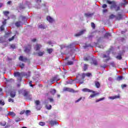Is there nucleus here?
<instances>
[{
	"mask_svg": "<svg viewBox=\"0 0 128 128\" xmlns=\"http://www.w3.org/2000/svg\"><path fill=\"white\" fill-rule=\"evenodd\" d=\"M116 18L118 20H123L124 19V15H122V14L120 13H118L116 16Z\"/></svg>",
	"mask_w": 128,
	"mask_h": 128,
	"instance_id": "7",
	"label": "nucleus"
},
{
	"mask_svg": "<svg viewBox=\"0 0 128 128\" xmlns=\"http://www.w3.org/2000/svg\"><path fill=\"white\" fill-rule=\"evenodd\" d=\"M74 84V81L71 80V81H66V83L65 84Z\"/></svg>",
	"mask_w": 128,
	"mask_h": 128,
	"instance_id": "33",
	"label": "nucleus"
},
{
	"mask_svg": "<svg viewBox=\"0 0 128 128\" xmlns=\"http://www.w3.org/2000/svg\"><path fill=\"white\" fill-rule=\"evenodd\" d=\"M39 124L42 126L46 125V123L44 122H40Z\"/></svg>",
	"mask_w": 128,
	"mask_h": 128,
	"instance_id": "52",
	"label": "nucleus"
},
{
	"mask_svg": "<svg viewBox=\"0 0 128 128\" xmlns=\"http://www.w3.org/2000/svg\"><path fill=\"white\" fill-rule=\"evenodd\" d=\"M0 104H1V106H4V102L2 100H0Z\"/></svg>",
	"mask_w": 128,
	"mask_h": 128,
	"instance_id": "47",
	"label": "nucleus"
},
{
	"mask_svg": "<svg viewBox=\"0 0 128 128\" xmlns=\"http://www.w3.org/2000/svg\"><path fill=\"white\" fill-rule=\"evenodd\" d=\"M30 74H32L30 71H28V72H22V78L24 76L26 78H28L30 76Z\"/></svg>",
	"mask_w": 128,
	"mask_h": 128,
	"instance_id": "5",
	"label": "nucleus"
},
{
	"mask_svg": "<svg viewBox=\"0 0 128 128\" xmlns=\"http://www.w3.org/2000/svg\"><path fill=\"white\" fill-rule=\"evenodd\" d=\"M110 64L112 66V68H116V64L114 62L110 63Z\"/></svg>",
	"mask_w": 128,
	"mask_h": 128,
	"instance_id": "50",
	"label": "nucleus"
},
{
	"mask_svg": "<svg viewBox=\"0 0 128 128\" xmlns=\"http://www.w3.org/2000/svg\"><path fill=\"white\" fill-rule=\"evenodd\" d=\"M120 95L115 96H109L110 100H116V98H120Z\"/></svg>",
	"mask_w": 128,
	"mask_h": 128,
	"instance_id": "20",
	"label": "nucleus"
},
{
	"mask_svg": "<svg viewBox=\"0 0 128 128\" xmlns=\"http://www.w3.org/2000/svg\"><path fill=\"white\" fill-rule=\"evenodd\" d=\"M121 86H122V88L124 89V88H126L127 86H126V84H122Z\"/></svg>",
	"mask_w": 128,
	"mask_h": 128,
	"instance_id": "58",
	"label": "nucleus"
},
{
	"mask_svg": "<svg viewBox=\"0 0 128 128\" xmlns=\"http://www.w3.org/2000/svg\"><path fill=\"white\" fill-rule=\"evenodd\" d=\"M90 56H85L84 58V60H85L86 62H88L90 60Z\"/></svg>",
	"mask_w": 128,
	"mask_h": 128,
	"instance_id": "29",
	"label": "nucleus"
},
{
	"mask_svg": "<svg viewBox=\"0 0 128 128\" xmlns=\"http://www.w3.org/2000/svg\"><path fill=\"white\" fill-rule=\"evenodd\" d=\"M11 98H14L16 96V92H12L10 94Z\"/></svg>",
	"mask_w": 128,
	"mask_h": 128,
	"instance_id": "30",
	"label": "nucleus"
},
{
	"mask_svg": "<svg viewBox=\"0 0 128 128\" xmlns=\"http://www.w3.org/2000/svg\"><path fill=\"white\" fill-rule=\"evenodd\" d=\"M48 54H52V48L48 49Z\"/></svg>",
	"mask_w": 128,
	"mask_h": 128,
	"instance_id": "51",
	"label": "nucleus"
},
{
	"mask_svg": "<svg viewBox=\"0 0 128 128\" xmlns=\"http://www.w3.org/2000/svg\"><path fill=\"white\" fill-rule=\"evenodd\" d=\"M52 80H60V79H58L56 77H54L52 79Z\"/></svg>",
	"mask_w": 128,
	"mask_h": 128,
	"instance_id": "64",
	"label": "nucleus"
},
{
	"mask_svg": "<svg viewBox=\"0 0 128 128\" xmlns=\"http://www.w3.org/2000/svg\"><path fill=\"white\" fill-rule=\"evenodd\" d=\"M84 16L86 18H92L94 16V13H85Z\"/></svg>",
	"mask_w": 128,
	"mask_h": 128,
	"instance_id": "18",
	"label": "nucleus"
},
{
	"mask_svg": "<svg viewBox=\"0 0 128 128\" xmlns=\"http://www.w3.org/2000/svg\"><path fill=\"white\" fill-rule=\"evenodd\" d=\"M0 32H2L3 30H4V25H2L0 27Z\"/></svg>",
	"mask_w": 128,
	"mask_h": 128,
	"instance_id": "43",
	"label": "nucleus"
},
{
	"mask_svg": "<svg viewBox=\"0 0 128 128\" xmlns=\"http://www.w3.org/2000/svg\"><path fill=\"white\" fill-rule=\"evenodd\" d=\"M22 24H23L22 22V21H20V20L17 21L15 23V26L16 28H20V27L22 26Z\"/></svg>",
	"mask_w": 128,
	"mask_h": 128,
	"instance_id": "10",
	"label": "nucleus"
},
{
	"mask_svg": "<svg viewBox=\"0 0 128 128\" xmlns=\"http://www.w3.org/2000/svg\"><path fill=\"white\" fill-rule=\"evenodd\" d=\"M4 14L6 16H8V14H10V12L8 11H5L3 12Z\"/></svg>",
	"mask_w": 128,
	"mask_h": 128,
	"instance_id": "38",
	"label": "nucleus"
},
{
	"mask_svg": "<svg viewBox=\"0 0 128 128\" xmlns=\"http://www.w3.org/2000/svg\"><path fill=\"white\" fill-rule=\"evenodd\" d=\"M106 98L104 97H103L100 99H98V100H96V102H100L102 100H104Z\"/></svg>",
	"mask_w": 128,
	"mask_h": 128,
	"instance_id": "35",
	"label": "nucleus"
},
{
	"mask_svg": "<svg viewBox=\"0 0 128 128\" xmlns=\"http://www.w3.org/2000/svg\"><path fill=\"white\" fill-rule=\"evenodd\" d=\"M102 8H108V5L106 4H104L102 6Z\"/></svg>",
	"mask_w": 128,
	"mask_h": 128,
	"instance_id": "55",
	"label": "nucleus"
},
{
	"mask_svg": "<svg viewBox=\"0 0 128 128\" xmlns=\"http://www.w3.org/2000/svg\"><path fill=\"white\" fill-rule=\"evenodd\" d=\"M116 16L113 14H112L110 16L109 18L110 20H112V18H116Z\"/></svg>",
	"mask_w": 128,
	"mask_h": 128,
	"instance_id": "34",
	"label": "nucleus"
},
{
	"mask_svg": "<svg viewBox=\"0 0 128 128\" xmlns=\"http://www.w3.org/2000/svg\"><path fill=\"white\" fill-rule=\"evenodd\" d=\"M124 80V77L123 76H118L116 78L117 80Z\"/></svg>",
	"mask_w": 128,
	"mask_h": 128,
	"instance_id": "22",
	"label": "nucleus"
},
{
	"mask_svg": "<svg viewBox=\"0 0 128 128\" xmlns=\"http://www.w3.org/2000/svg\"><path fill=\"white\" fill-rule=\"evenodd\" d=\"M18 92L19 94H22L24 96H25V98H28V94H30V91L24 88L19 90Z\"/></svg>",
	"mask_w": 128,
	"mask_h": 128,
	"instance_id": "2",
	"label": "nucleus"
},
{
	"mask_svg": "<svg viewBox=\"0 0 128 128\" xmlns=\"http://www.w3.org/2000/svg\"><path fill=\"white\" fill-rule=\"evenodd\" d=\"M82 98H80L78 99L76 101H75V102H80V100H82Z\"/></svg>",
	"mask_w": 128,
	"mask_h": 128,
	"instance_id": "61",
	"label": "nucleus"
},
{
	"mask_svg": "<svg viewBox=\"0 0 128 128\" xmlns=\"http://www.w3.org/2000/svg\"><path fill=\"white\" fill-rule=\"evenodd\" d=\"M107 4H112L110 6V10H112L113 8H116V2L114 1H110L108 0L106 1Z\"/></svg>",
	"mask_w": 128,
	"mask_h": 128,
	"instance_id": "3",
	"label": "nucleus"
},
{
	"mask_svg": "<svg viewBox=\"0 0 128 128\" xmlns=\"http://www.w3.org/2000/svg\"><path fill=\"white\" fill-rule=\"evenodd\" d=\"M46 20L49 22H50V24H52V22H54V18H52L50 16H48L46 17Z\"/></svg>",
	"mask_w": 128,
	"mask_h": 128,
	"instance_id": "12",
	"label": "nucleus"
},
{
	"mask_svg": "<svg viewBox=\"0 0 128 128\" xmlns=\"http://www.w3.org/2000/svg\"><path fill=\"white\" fill-rule=\"evenodd\" d=\"M91 64L94 66H98V61H96V59H92V62H91Z\"/></svg>",
	"mask_w": 128,
	"mask_h": 128,
	"instance_id": "19",
	"label": "nucleus"
},
{
	"mask_svg": "<svg viewBox=\"0 0 128 128\" xmlns=\"http://www.w3.org/2000/svg\"><path fill=\"white\" fill-rule=\"evenodd\" d=\"M8 101L9 102H14V100L12 99L11 98H10Z\"/></svg>",
	"mask_w": 128,
	"mask_h": 128,
	"instance_id": "60",
	"label": "nucleus"
},
{
	"mask_svg": "<svg viewBox=\"0 0 128 128\" xmlns=\"http://www.w3.org/2000/svg\"><path fill=\"white\" fill-rule=\"evenodd\" d=\"M31 48H32V46L30 45H28V46L26 47L24 52L26 54H28V52H30V50Z\"/></svg>",
	"mask_w": 128,
	"mask_h": 128,
	"instance_id": "13",
	"label": "nucleus"
},
{
	"mask_svg": "<svg viewBox=\"0 0 128 128\" xmlns=\"http://www.w3.org/2000/svg\"><path fill=\"white\" fill-rule=\"evenodd\" d=\"M110 36H112V34L109 32H106L104 35V38H110Z\"/></svg>",
	"mask_w": 128,
	"mask_h": 128,
	"instance_id": "21",
	"label": "nucleus"
},
{
	"mask_svg": "<svg viewBox=\"0 0 128 128\" xmlns=\"http://www.w3.org/2000/svg\"><path fill=\"white\" fill-rule=\"evenodd\" d=\"M98 94H100V93L98 92L92 94L90 96L89 98H94V96H98Z\"/></svg>",
	"mask_w": 128,
	"mask_h": 128,
	"instance_id": "28",
	"label": "nucleus"
},
{
	"mask_svg": "<svg viewBox=\"0 0 128 128\" xmlns=\"http://www.w3.org/2000/svg\"><path fill=\"white\" fill-rule=\"evenodd\" d=\"M116 58H118V60H120L122 58V54H120L119 56H116Z\"/></svg>",
	"mask_w": 128,
	"mask_h": 128,
	"instance_id": "56",
	"label": "nucleus"
},
{
	"mask_svg": "<svg viewBox=\"0 0 128 128\" xmlns=\"http://www.w3.org/2000/svg\"><path fill=\"white\" fill-rule=\"evenodd\" d=\"M19 8H20V10H24V8H26V7H24V6L22 4L20 5Z\"/></svg>",
	"mask_w": 128,
	"mask_h": 128,
	"instance_id": "42",
	"label": "nucleus"
},
{
	"mask_svg": "<svg viewBox=\"0 0 128 128\" xmlns=\"http://www.w3.org/2000/svg\"><path fill=\"white\" fill-rule=\"evenodd\" d=\"M19 66L21 68H24V63H22L21 64H20Z\"/></svg>",
	"mask_w": 128,
	"mask_h": 128,
	"instance_id": "48",
	"label": "nucleus"
},
{
	"mask_svg": "<svg viewBox=\"0 0 128 128\" xmlns=\"http://www.w3.org/2000/svg\"><path fill=\"white\" fill-rule=\"evenodd\" d=\"M77 78H79V80H84V78H86V74L83 73L81 74H79L76 76Z\"/></svg>",
	"mask_w": 128,
	"mask_h": 128,
	"instance_id": "8",
	"label": "nucleus"
},
{
	"mask_svg": "<svg viewBox=\"0 0 128 128\" xmlns=\"http://www.w3.org/2000/svg\"><path fill=\"white\" fill-rule=\"evenodd\" d=\"M90 76H92V74H90V73H86V74H85V76L90 77Z\"/></svg>",
	"mask_w": 128,
	"mask_h": 128,
	"instance_id": "49",
	"label": "nucleus"
},
{
	"mask_svg": "<svg viewBox=\"0 0 128 128\" xmlns=\"http://www.w3.org/2000/svg\"><path fill=\"white\" fill-rule=\"evenodd\" d=\"M46 108L47 110H52V105H46Z\"/></svg>",
	"mask_w": 128,
	"mask_h": 128,
	"instance_id": "41",
	"label": "nucleus"
},
{
	"mask_svg": "<svg viewBox=\"0 0 128 128\" xmlns=\"http://www.w3.org/2000/svg\"><path fill=\"white\" fill-rule=\"evenodd\" d=\"M40 48H42V45L40 44H36L34 46V50H40Z\"/></svg>",
	"mask_w": 128,
	"mask_h": 128,
	"instance_id": "17",
	"label": "nucleus"
},
{
	"mask_svg": "<svg viewBox=\"0 0 128 128\" xmlns=\"http://www.w3.org/2000/svg\"><path fill=\"white\" fill-rule=\"evenodd\" d=\"M35 104H36V106H38V105H40V100H36L35 102Z\"/></svg>",
	"mask_w": 128,
	"mask_h": 128,
	"instance_id": "46",
	"label": "nucleus"
},
{
	"mask_svg": "<svg viewBox=\"0 0 128 128\" xmlns=\"http://www.w3.org/2000/svg\"><path fill=\"white\" fill-rule=\"evenodd\" d=\"M50 92L52 94H56V90H54V89H52L50 90Z\"/></svg>",
	"mask_w": 128,
	"mask_h": 128,
	"instance_id": "32",
	"label": "nucleus"
},
{
	"mask_svg": "<svg viewBox=\"0 0 128 128\" xmlns=\"http://www.w3.org/2000/svg\"><path fill=\"white\" fill-rule=\"evenodd\" d=\"M20 18H22V20H23V21L26 20V16L20 15Z\"/></svg>",
	"mask_w": 128,
	"mask_h": 128,
	"instance_id": "25",
	"label": "nucleus"
},
{
	"mask_svg": "<svg viewBox=\"0 0 128 128\" xmlns=\"http://www.w3.org/2000/svg\"><path fill=\"white\" fill-rule=\"evenodd\" d=\"M114 50V48L111 47L108 51L106 52V54H103L102 56V58H106V59H104V62H108L110 58V52Z\"/></svg>",
	"mask_w": 128,
	"mask_h": 128,
	"instance_id": "1",
	"label": "nucleus"
},
{
	"mask_svg": "<svg viewBox=\"0 0 128 128\" xmlns=\"http://www.w3.org/2000/svg\"><path fill=\"white\" fill-rule=\"evenodd\" d=\"M89 46H90L91 48H92V46H90V44H86L85 46H84V48H89Z\"/></svg>",
	"mask_w": 128,
	"mask_h": 128,
	"instance_id": "39",
	"label": "nucleus"
},
{
	"mask_svg": "<svg viewBox=\"0 0 128 128\" xmlns=\"http://www.w3.org/2000/svg\"><path fill=\"white\" fill-rule=\"evenodd\" d=\"M85 32H86V30H82L80 31L79 32L76 34L74 35V36H76V38L78 36H82V34H84Z\"/></svg>",
	"mask_w": 128,
	"mask_h": 128,
	"instance_id": "9",
	"label": "nucleus"
},
{
	"mask_svg": "<svg viewBox=\"0 0 128 128\" xmlns=\"http://www.w3.org/2000/svg\"><path fill=\"white\" fill-rule=\"evenodd\" d=\"M11 48H12L13 50H14L16 47V45L14 44H12L10 45Z\"/></svg>",
	"mask_w": 128,
	"mask_h": 128,
	"instance_id": "44",
	"label": "nucleus"
},
{
	"mask_svg": "<svg viewBox=\"0 0 128 128\" xmlns=\"http://www.w3.org/2000/svg\"><path fill=\"white\" fill-rule=\"evenodd\" d=\"M74 43H71L69 46H68V48H74Z\"/></svg>",
	"mask_w": 128,
	"mask_h": 128,
	"instance_id": "40",
	"label": "nucleus"
},
{
	"mask_svg": "<svg viewBox=\"0 0 128 128\" xmlns=\"http://www.w3.org/2000/svg\"><path fill=\"white\" fill-rule=\"evenodd\" d=\"M40 108H42L40 105H36V109L37 110H40Z\"/></svg>",
	"mask_w": 128,
	"mask_h": 128,
	"instance_id": "36",
	"label": "nucleus"
},
{
	"mask_svg": "<svg viewBox=\"0 0 128 128\" xmlns=\"http://www.w3.org/2000/svg\"><path fill=\"white\" fill-rule=\"evenodd\" d=\"M30 112V110H27L26 111L25 114H26V116H28Z\"/></svg>",
	"mask_w": 128,
	"mask_h": 128,
	"instance_id": "62",
	"label": "nucleus"
},
{
	"mask_svg": "<svg viewBox=\"0 0 128 128\" xmlns=\"http://www.w3.org/2000/svg\"><path fill=\"white\" fill-rule=\"evenodd\" d=\"M49 124L52 126H56V124H58V122L56 120H50Z\"/></svg>",
	"mask_w": 128,
	"mask_h": 128,
	"instance_id": "14",
	"label": "nucleus"
},
{
	"mask_svg": "<svg viewBox=\"0 0 128 128\" xmlns=\"http://www.w3.org/2000/svg\"><path fill=\"white\" fill-rule=\"evenodd\" d=\"M19 60H20V62H26L28 60V58L26 57H24L22 56H20L19 57Z\"/></svg>",
	"mask_w": 128,
	"mask_h": 128,
	"instance_id": "15",
	"label": "nucleus"
},
{
	"mask_svg": "<svg viewBox=\"0 0 128 128\" xmlns=\"http://www.w3.org/2000/svg\"><path fill=\"white\" fill-rule=\"evenodd\" d=\"M66 64V66H72L74 64V62L72 61H68Z\"/></svg>",
	"mask_w": 128,
	"mask_h": 128,
	"instance_id": "27",
	"label": "nucleus"
},
{
	"mask_svg": "<svg viewBox=\"0 0 128 128\" xmlns=\"http://www.w3.org/2000/svg\"><path fill=\"white\" fill-rule=\"evenodd\" d=\"M15 36H16V35H14V36H12V38H10L8 39L9 42H12V40H14Z\"/></svg>",
	"mask_w": 128,
	"mask_h": 128,
	"instance_id": "45",
	"label": "nucleus"
},
{
	"mask_svg": "<svg viewBox=\"0 0 128 128\" xmlns=\"http://www.w3.org/2000/svg\"><path fill=\"white\" fill-rule=\"evenodd\" d=\"M29 85L30 86H32V88L34 87V85L32 84V81L30 82Z\"/></svg>",
	"mask_w": 128,
	"mask_h": 128,
	"instance_id": "54",
	"label": "nucleus"
},
{
	"mask_svg": "<svg viewBox=\"0 0 128 128\" xmlns=\"http://www.w3.org/2000/svg\"><path fill=\"white\" fill-rule=\"evenodd\" d=\"M95 86L97 88H99L100 86V84L98 81L95 82Z\"/></svg>",
	"mask_w": 128,
	"mask_h": 128,
	"instance_id": "24",
	"label": "nucleus"
},
{
	"mask_svg": "<svg viewBox=\"0 0 128 128\" xmlns=\"http://www.w3.org/2000/svg\"><path fill=\"white\" fill-rule=\"evenodd\" d=\"M102 38H104L102 37H100L97 40L98 42H100V40H102Z\"/></svg>",
	"mask_w": 128,
	"mask_h": 128,
	"instance_id": "59",
	"label": "nucleus"
},
{
	"mask_svg": "<svg viewBox=\"0 0 128 128\" xmlns=\"http://www.w3.org/2000/svg\"><path fill=\"white\" fill-rule=\"evenodd\" d=\"M120 10V6H116V7L114 8L115 12H118Z\"/></svg>",
	"mask_w": 128,
	"mask_h": 128,
	"instance_id": "37",
	"label": "nucleus"
},
{
	"mask_svg": "<svg viewBox=\"0 0 128 128\" xmlns=\"http://www.w3.org/2000/svg\"><path fill=\"white\" fill-rule=\"evenodd\" d=\"M82 92H92V94H94V92H96L92 90H90L88 88H84L82 90Z\"/></svg>",
	"mask_w": 128,
	"mask_h": 128,
	"instance_id": "16",
	"label": "nucleus"
},
{
	"mask_svg": "<svg viewBox=\"0 0 128 128\" xmlns=\"http://www.w3.org/2000/svg\"><path fill=\"white\" fill-rule=\"evenodd\" d=\"M3 26H6V20H5L4 22H2Z\"/></svg>",
	"mask_w": 128,
	"mask_h": 128,
	"instance_id": "63",
	"label": "nucleus"
},
{
	"mask_svg": "<svg viewBox=\"0 0 128 128\" xmlns=\"http://www.w3.org/2000/svg\"><path fill=\"white\" fill-rule=\"evenodd\" d=\"M88 65L86 64H84V66L83 67V70H84V72H86V70H88Z\"/></svg>",
	"mask_w": 128,
	"mask_h": 128,
	"instance_id": "31",
	"label": "nucleus"
},
{
	"mask_svg": "<svg viewBox=\"0 0 128 128\" xmlns=\"http://www.w3.org/2000/svg\"><path fill=\"white\" fill-rule=\"evenodd\" d=\"M38 56H44V52H40L38 53H37Z\"/></svg>",
	"mask_w": 128,
	"mask_h": 128,
	"instance_id": "26",
	"label": "nucleus"
},
{
	"mask_svg": "<svg viewBox=\"0 0 128 128\" xmlns=\"http://www.w3.org/2000/svg\"><path fill=\"white\" fill-rule=\"evenodd\" d=\"M22 72H15L14 73V76H16L20 78V80H22Z\"/></svg>",
	"mask_w": 128,
	"mask_h": 128,
	"instance_id": "6",
	"label": "nucleus"
},
{
	"mask_svg": "<svg viewBox=\"0 0 128 128\" xmlns=\"http://www.w3.org/2000/svg\"><path fill=\"white\" fill-rule=\"evenodd\" d=\"M91 26L93 28H96V25L94 22H91Z\"/></svg>",
	"mask_w": 128,
	"mask_h": 128,
	"instance_id": "53",
	"label": "nucleus"
},
{
	"mask_svg": "<svg viewBox=\"0 0 128 128\" xmlns=\"http://www.w3.org/2000/svg\"><path fill=\"white\" fill-rule=\"evenodd\" d=\"M63 92H78V91H75L74 89L70 88L64 87Z\"/></svg>",
	"mask_w": 128,
	"mask_h": 128,
	"instance_id": "4",
	"label": "nucleus"
},
{
	"mask_svg": "<svg viewBox=\"0 0 128 128\" xmlns=\"http://www.w3.org/2000/svg\"><path fill=\"white\" fill-rule=\"evenodd\" d=\"M0 124L2 125V126H6V122H0Z\"/></svg>",
	"mask_w": 128,
	"mask_h": 128,
	"instance_id": "57",
	"label": "nucleus"
},
{
	"mask_svg": "<svg viewBox=\"0 0 128 128\" xmlns=\"http://www.w3.org/2000/svg\"><path fill=\"white\" fill-rule=\"evenodd\" d=\"M38 26V28H40L41 30H46V26L44 24L39 23Z\"/></svg>",
	"mask_w": 128,
	"mask_h": 128,
	"instance_id": "11",
	"label": "nucleus"
},
{
	"mask_svg": "<svg viewBox=\"0 0 128 128\" xmlns=\"http://www.w3.org/2000/svg\"><path fill=\"white\" fill-rule=\"evenodd\" d=\"M8 116H16V114L14 112H9Z\"/></svg>",
	"mask_w": 128,
	"mask_h": 128,
	"instance_id": "23",
	"label": "nucleus"
}]
</instances>
